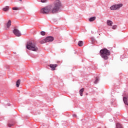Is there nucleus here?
<instances>
[{
	"instance_id": "nucleus-2",
	"label": "nucleus",
	"mask_w": 128,
	"mask_h": 128,
	"mask_svg": "<svg viewBox=\"0 0 128 128\" xmlns=\"http://www.w3.org/2000/svg\"><path fill=\"white\" fill-rule=\"evenodd\" d=\"M100 54L102 58L105 60H108V56H110V51L106 48H104L100 50Z\"/></svg>"
},
{
	"instance_id": "nucleus-23",
	"label": "nucleus",
	"mask_w": 128,
	"mask_h": 128,
	"mask_svg": "<svg viewBox=\"0 0 128 128\" xmlns=\"http://www.w3.org/2000/svg\"><path fill=\"white\" fill-rule=\"evenodd\" d=\"M42 2H46V0H41Z\"/></svg>"
},
{
	"instance_id": "nucleus-14",
	"label": "nucleus",
	"mask_w": 128,
	"mask_h": 128,
	"mask_svg": "<svg viewBox=\"0 0 128 128\" xmlns=\"http://www.w3.org/2000/svg\"><path fill=\"white\" fill-rule=\"evenodd\" d=\"M78 46H84V42L82 41H79L78 43Z\"/></svg>"
},
{
	"instance_id": "nucleus-22",
	"label": "nucleus",
	"mask_w": 128,
	"mask_h": 128,
	"mask_svg": "<svg viewBox=\"0 0 128 128\" xmlns=\"http://www.w3.org/2000/svg\"><path fill=\"white\" fill-rule=\"evenodd\" d=\"M112 30H116V25H114L112 27Z\"/></svg>"
},
{
	"instance_id": "nucleus-16",
	"label": "nucleus",
	"mask_w": 128,
	"mask_h": 128,
	"mask_svg": "<svg viewBox=\"0 0 128 128\" xmlns=\"http://www.w3.org/2000/svg\"><path fill=\"white\" fill-rule=\"evenodd\" d=\"M116 128H122V124L120 123H118L116 124Z\"/></svg>"
},
{
	"instance_id": "nucleus-9",
	"label": "nucleus",
	"mask_w": 128,
	"mask_h": 128,
	"mask_svg": "<svg viewBox=\"0 0 128 128\" xmlns=\"http://www.w3.org/2000/svg\"><path fill=\"white\" fill-rule=\"evenodd\" d=\"M114 24L113 22H112L110 20H107V26H112V24Z\"/></svg>"
},
{
	"instance_id": "nucleus-18",
	"label": "nucleus",
	"mask_w": 128,
	"mask_h": 128,
	"mask_svg": "<svg viewBox=\"0 0 128 128\" xmlns=\"http://www.w3.org/2000/svg\"><path fill=\"white\" fill-rule=\"evenodd\" d=\"M13 10H20V8L18 7H14L12 8Z\"/></svg>"
},
{
	"instance_id": "nucleus-7",
	"label": "nucleus",
	"mask_w": 128,
	"mask_h": 128,
	"mask_svg": "<svg viewBox=\"0 0 128 128\" xmlns=\"http://www.w3.org/2000/svg\"><path fill=\"white\" fill-rule=\"evenodd\" d=\"M49 66L52 68V70H56V66H58V64H51L50 65H49Z\"/></svg>"
},
{
	"instance_id": "nucleus-12",
	"label": "nucleus",
	"mask_w": 128,
	"mask_h": 128,
	"mask_svg": "<svg viewBox=\"0 0 128 128\" xmlns=\"http://www.w3.org/2000/svg\"><path fill=\"white\" fill-rule=\"evenodd\" d=\"M84 88H82L81 90H80V96H82V92H84Z\"/></svg>"
},
{
	"instance_id": "nucleus-11",
	"label": "nucleus",
	"mask_w": 128,
	"mask_h": 128,
	"mask_svg": "<svg viewBox=\"0 0 128 128\" xmlns=\"http://www.w3.org/2000/svg\"><path fill=\"white\" fill-rule=\"evenodd\" d=\"M20 80H18L16 81V88H20Z\"/></svg>"
},
{
	"instance_id": "nucleus-19",
	"label": "nucleus",
	"mask_w": 128,
	"mask_h": 128,
	"mask_svg": "<svg viewBox=\"0 0 128 128\" xmlns=\"http://www.w3.org/2000/svg\"><path fill=\"white\" fill-rule=\"evenodd\" d=\"M98 80H99L98 78L96 77V80L94 82V84H96L98 82Z\"/></svg>"
},
{
	"instance_id": "nucleus-4",
	"label": "nucleus",
	"mask_w": 128,
	"mask_h": 128,
	"mask_svg": "<svg viewBox=\"0 0 128 128\" xmlns=\"http://www.w3.org/2000/svg\"><path fill=\"white\" fill-rule=\"evenodd\" d=\"M122 4H114L110 7L111 10H116L122 6Z\"/></svg>"
},
{
	"instance_id": "nucleus-17",
	"label": "nucleus",
	"mask_w": 128,
	"mask_h": 128,
	"mask_svg": "<svg viewBox=\"0 0 128 128\" xmlns=\"http://www.w3.org/2000/svg\"><path fill=\"white\" fill-rule=\"evenodd\" d=\"M46 42V39H44L40 41V44H44V42Z\"/></svg>"
},
{
	"instance_id": "nucleus-10",
	"label": "nucleus",
	"mask_w": 128,
	"mask_h": 128,
	"mask_svg": "<svg viewBox=\"0 0 128 128\" xmlns=\"http://www.w3.org/2000/svg\"><path fill=\"white\" fill-rule=\"evenodd\" d=\"M10 26H12V21H10V20H9L6 24L7 28H6V30H8V28H10Z\"/></svg>"
},
{
	"instance_id": "nucleus-15",
	"label": "nucleus",
	"mask_w": 128,
	"mask_h": 128,
	"mask_svg": "<svg viewBox=\"0 0 128 128\" xmlns=\"http://www.w3.org/2000/svg\"><path fill=\"white\" fill-rule=\"evenodd\" d=\"M96 16L92 17L90 18L89 22H94V20H96Z\"/></svg>"
},
{
	"instance_id": "nucleus-5",
	"label": "nucleus",
	"mask_w": 128,
	"mask_h": 128,
	"mask_svg": "<svg viewBox=\"0 0 128 128\" xmlns=\"http://www.w3.org/2000/svg\"><path fill=\"white\" fill-rule=\"evenodd\" d=\"M13 32L16 36H22V33H20V30L18 29H14L13 30Z\"/></svg>"
},
{
	"instance_id": "nucleus-3",
	"label": "nucleus",
	"mask_w": 128,
	"mask_h": 128,
	"mask_svg": "<svg viewBox=\"0 0 128 128\" xmlns=\"http://www.w3.org/2000/svg\"><path fill=\"white\" fill-rule=\"evenodd\" d=\"M26 48L30 50H33V52H38V50L36 44L32 42H29L27 44Z\"/></svg>"
},
{
	"instance_id": "nucleus-6",
	"label": "nucleus",
	"mask_w": 128,
	"mask_h": 128,
	"mask_svg": "<svg viewBox=\"0 0 128 128\" xmlns=\"http://www.w3.org/2000/svg\"><path fill=\"white\" fill-rule=\"evenodd\" d=\"M46 42H50L54 40V37L50 36L46 38Z\"/></svg>"
},
{
	"instance_id": "nucleus-21",
	"label": "nucleus",
	"mask_w": 128,
	"mask_h": 128,
	"mask_svg": "<svg viewBox=\"0 0 128 128\" xmlns=\"http://www.w3.org/2000/svg\"><path fill=\"white\" fill-rule=\"evenodd\" d=\"M40 34H42V36H45L46 35V32L42 31L40 32Z\"/></svg>"
},
{
	"instance_id": "nucleus-1",
	"label": "nucleus",
	"mask_w": 128,
	"mask_h": 128,
	"mask_svg": "<svg viewBox=\"0 0 128 128\" xmlns=\"http://www.w3.org/2000/svg\"><path fill=\"white\" fill-rule=\"evenodd\" d=\"M60 1L57 0L54 2V8L52 6H46L44 8L41 9L40 12L42 14H48L50 10L52 9V14H54L56 12L58 9L60 8Z\"/></svg>"
},
{
	"instance_id": "nucleus-20",
	"label": "nucleus",
	"mask_w": 128,
	"mask_h": 128,
	"mask_svg": "<svg viewBox=\"0 0 128 128\" xmlns=\"http://www.w3.org/2000/svg\"><path fill=\"white\" fill-rule=\"evenodd\" d=\"M12 126H14V124H10V123L8 124V126L9 128H12Z\"/></svg>"
},
{
	"instance_id": "nucleus-24",
	"label": "nucleus",
	"mask_w": 128,
	"mask_h": 128,
	"mask_svg": "<svg viewBox=\"0 0 128 128\" xmlns=\"http://www.w3.org/2000/svg\"><path fill=\"white\" fill-rule=\"evenodd\" d=\"M74 118H76V114H74L73 115Z\"/></svg>"
},
{
	"instance_id": "nucleus-8",
	"label": "nucleus",
	"mask_w": 128,
	"mask_h": 128,
	"mask_svg": "<svg viewBox=\"0 0 128 128\" xmlns=\"http://www.w3.org/2000/svg\"><path fill=\"white\" fill-rule=\"evenodd\" d=\"M123 100L124 102V104L128 106V96L123 98Z\"/></svg>"
},
{
	"instance_id": "nucleus-13",
	"label": "nucleus",
	"mask_w": 128,
	"mask_h": 128,
	"mask_svg": "<svg viewBox=\"0 0 128 128\" xmlns=\"http://www.w3.org/2000/svg\"><path fill=\"white\" fill-rule=\"evenodd\" d=\"M10 10V6H6L5 8H3V10L4 12H8Z\"/></svg>"
}]
</instances>
